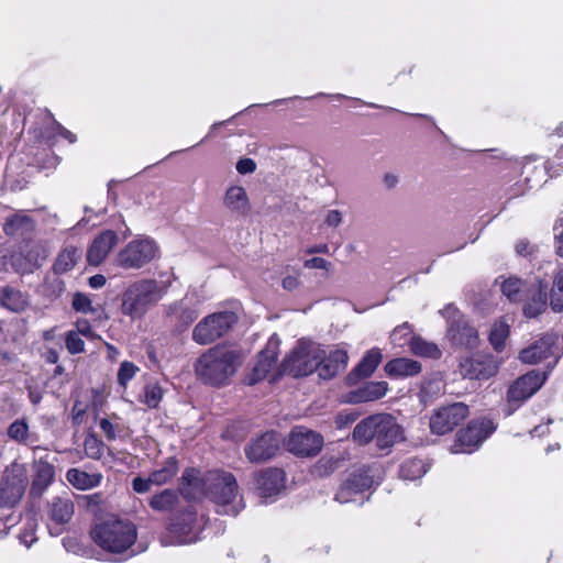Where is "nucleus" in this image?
<instances>
[{
  "label": "nucleus",
  "mask_w": 563,
  "mask_h": 563,
  "mask_svg": "<svg viewBox=\"0 0 563 563\" xmlns=\"http://www.w3.org/2000/svg\"><path fill=\"white\" fill-rule=\"evenodd\" d=\"M282 285H283L284 289H286L288 291H292L298 288V286L300 285V282H299L298 276L288 275V276L284 277Z\"/></svg>",
  "instance_id": "nucleus-60"
},
{
  "label": "nucleus",
  "mask_w": 563,
  "mask_h": 563,
  "mask_svg": "<svg viewBox=\"0 0 563 563\" xmlns=\"http://www.w3.org/2000/svg\"><path fill=\"white\" fill-rule=\"evenodd\" d=\"M468 416V407L463 402H454L438 408L430 418L432 433L445 434L460 426Z\"/></svg>",
  "instance_id": "nucleus-11"
},
{
  "label": "nucleus",
  "mask_w": 563,
  "mask_h": 563,
  "mask_svg": "<svg viewBox=\"0 0 563 563\" xmlns=\"http://www.w3.org/2000/svg\"><path fill=\"white\" fill-rule=\"evenodd\" d=\"M446 334L453 345L466 349L477 346L478 332L463 317H459L450 322Z\"/></svg>",
  "instance_id": "nucleus-17"
},
{
  "label": "nucleus",
  "mask_w": 563,
  "mask_h": 563,
  "mask_svg": "<svg viewBox=\"0 0 563 563\" xmlns=\"http://www.w3.org/2000/svg\"><path fill=\"white\" fill-rule=\"evenodd\" d=\"M179 503V492L175 489H164L154 494L148 499V506L158 512L173 511Z\"/></svg>",
  "instance_id": "nucleus-33"
},
{
  "label": "nucleus",
  "mask_w": 563,
  "mask_h": 563,
  "mask_svg": "<svg viewBox=\"0 0 563 563\" xmlns=\"http://www.w3.org/2000/svg\"><path fill=\"white\" fill-rule=\"evenodd\" d=\"M421 369L422 366L419 362L406 357L394 358L385 365V372L390 377L415 376Z\"/></svg>",
  "instance_id": "nucleus-31"
},
{
  "label": "nucleus",
  "mask_w": 563,
  "mask_h": 563,
  "mask_svg": "<svg viewBox=\"0 0 563 563\" xmlns=\"http://www.w3.org/2000/svg\"><path fill=\"white\" fill-rule=\"evenodd\" d=\"M523 286L525 283L520 278L509 277L503 282L501 291L510 301L518 302L522 299Z\"/></svg>",
  "instance_id": "nucleus-43"
},
{
  "label": "nucleus",
  "mask_w": 563,
  "mask_h": 563,
  "mask_svg": "<svg viewBox=\"0 0 563 563\" xmlns=\"http://www.w3.org/2000/svg\"><path fill=\"white\" fill-rule=\"evenodd\" d=\"M343 221V217H342V213L339 211V210H330L328 211L325 218H324V223L328 225V227H331V228H336L339 227Z\"/></svg>",
  "instance_id": "nucleus-58"
},
{
  "label": "nucleus",
  "mask_w": 563,
  "mask_h": 563,
  "mask_svg": "<svg viewBox=\"0 0 563 563\" xmlns=\"http://www.w3.org/2000/svg\"><path fill=\"white\" fill-rule=\"evenodd\" d=\"M404 439L402 428L396 418L388 413L368 416L352 431V440L355 443L360 445L373 443L384 454H388L391 448Z\"/></svg>",
  "instance_id": "nucleus-1"
},
{
  "label": "nucleus",
  "mask_w": 563,
  "mask_h": 563,
  "mask_svg": "<svg viewBox=\"0 0 563 563\" xmlns=\"http://www.w3.org/2000/svg\"><path fill=\"white\" fill-rule=\"evenodd\" d=\"M67 481L77 489L86 490L97 487L102 475L99 473H87L78 468H70L66 473Z\"/></svg>",
  "instance_id": "nucleus-36"
},
{
  "label": "nucleus",
  "mask_w": 563,
  "mask_h": 563,
  "mask_svg": "<svg viewBox=\"0 0 563 563\" xmlns=\"http://www.w3.org/2000/svg\"><path fill=\"white\" fill-rule=\"evenodd\" d=\"M0 306L13 313H21L30 307V297L26 292L5 285L0 288Z\"/></svg>",
  "instance_id": "nucleus-23"
},
{
  "label": "nucleus",
  "mask_w": 563,
  "mask_h": 563,
  "mask_svg": "<svg viewBox=\"0 0 563 563\" xmlns=\"http://www.w3.org/2000/svg\"><path fill=\"white\" fill-rule=\"evenodd\" d=\"M372 468L363 466L353 472L346 479L353 486V489L357 490L361 495L363 492L369 489L374 483Z\"/></svg>",
  "instance_id": "nucleus-40"
},
{
  "label": "nucleus",
  "mask_w": 563,
  "mask_h": 563,
  "mask_svg": "<svg viewBox=\"0 0 563 563\" xmlns=\"http://www.w3.org/2000/svg\"><path fill=\"white\" fill-rule=\"evenodd\" d=\"M508 334L509 325L506 322L497 321L493 324L489 341L496 351H500L504 347Z\"/></svg>",
  "instance_id": "nucleus-44"
},
{
  "label": "nucleus",
  "mask_w": 563,
  "mask_h": 563,
  "mask_svg": "<svg viewBox=\"0 0 563 563\" xmlns=\"http://www.w3.org/2000/svg\"><path fill=\"white\" fill-rule=\"evenodd\" d=\"M320 355V345L300 340L282 363L280 371L283 374H288L292 377L310 375L317 371Z\"/></svg>",
  "instance_id": "nucleus-6"
},
{
  "label": "nucleus",
  "mask_w": 563,
  "mask_h": 563,
  "mask_svg": "<svg viewBox=\"0 0 563 563\" xmlns=\"http://www.w3.org/2000/svg\"><path fill=\"white\" fill-rule=\"evenodd\" d=\"M548 282L544 279L538 280L537 290L528 297L523 305V313L528 318H536L547 310L548 306Z\"/></svg>",
  "instance_id": "nucleus-26"
},
{
  "label": "nucleus",
  "mask_w": 563,
  "mask_h": 563,
  "mask_svg": "<svg viewBox=\"0 0 563 563\" xmlns=\"http://www.w3.org/2000/svg\"><path fill=\"white\" fill-rule=\"evenodd\" d=\"M74 515V504L67 497H54L49 505V517L57 525L67 523Z\"/></svg>",
  "instance_id": "nucleus-35"
},
{
  "label": "nucleus",
  "mask_w": 563,
  "mask_h": 563,
  "mask_svg": "<svg viewBox=\"0 0 563 563\" xmlns=\"http://www.w3.org/2000/svg\"><path fill=\"white\" fill-rule=\"evenodd\" d=\"M100 429L103 431L107 440L113 441L117 438L126 434V428L122 423H113L107 418L100 420Z\"/></svg>",
  "instance_id": "nucleus-46"
},
{
  "label": "nucleus",
  "mask_w": 563,
  "mask_h": 563,
  "mask_svg": "<svg viewBox=\"0 0 563 563\" xmlns=\"http://www.w3.org/2000/svg\"><path fill=\"white\" fill-rule=\"evenodd\" d=\"M357 418L358 413L355 411H342L336 416L335 423L339 429H342L355 422Z\"/></svg>",
  "instance_id": "nucleus-54"
},
{
  "label": "nucleus",
  "mask_w": 563,
  "mask_h": 563,
  "mask_svg": "<svg viewBox=\"0 0 563 563\" xmlns=\"http://www.w3.org/2000/svg\"><path fill=\"white\" fill-rule=\"evenodd\" d=\"M106 282H107L106 277L101 274L93 275L88 280L89 286L93 289L103 287L106 285Z\"/></svg>",
  "instance_id": "nucleus-63"
},
{
  "label": "nucleus",
  "mask_w": 563,
  "mask_h": 563,
  "mask_svg": "<svg viewBox=\"0 0 563 563\" xmlns=\"http://www.w3.org/2000/svg\"><path fill=\"white\" fill-rule=\"evenodd\" d=\"M195 521V512L185 511L170 523L169 530L178 537L180 543H190L196 540L195 537L189 536L194 530Z\"/></svg>",
  "instance_id": "nucleus-30"
},
{
  "label": "nucleus",
  "mask_w": 563,
  "mask_h": 563,
  "mask_svg": "<svg viewBox=\"0 0 563 563\" xmlns=\"http://www.w3.org/2000/svg\"><path fill=\"white\" fill-rule=\"evenodd\" d=\"M159 249L150 238L129 242L115 256V264L125 269H140L158 256Z\"/></svg>",
  "instance_id": "nucleus-9"
},
{
  "label": "nucleus",
  "mask_w": 563,
  "mask_h": 563,
  "mask_svg": "<svg viewBox=\"0 0 563 563\" xmlns=\"http://www.w3.org/2000/svg\"><path fill=\"white\" fill-rule=\"evenodd\" d=\"M256 489L262 497L278 494L285 485V473L279 468H266L255 476Z\"/></svg>",
  "instance_id": "nucleus-20"
},
{
  "label": "nucleus",
  "mask_w": 563,
  "mask_h": 563,
  "mask_svg": "<svg viewBox=\"0 0 563 563\" xmlns=\"http://www.w3.org/2000/svg\"><path fill=\"white\" fill-rule=\"evenodd\" d=\"M104 444L97 438V435L90 433L84 441L85 454L93 460H99L103 455Z\"/></svg>",
  "instance_id": "nucleus-45"
},
{
  "label": "nucleus",
  "mask_w": 563,
  "mask_h": 563,
  "mask_svg": "<svg viewBox=\"0 0 563 563\" xmlns=\"http://www.w3.org/2000/svg\"><path fill=\"white\" fill-rule=\"evenodd\" d=\"M65 345L70 354H79L85 352V341L78 332L68 331L65 336Z\"/></svg>",
  "instance_id": "nucleus-48"
},
{
  "label": "nucleus",
  "mask_w": 563,
  "mask_h": 563,
  "mask_svg": "<svg viewBox=\"0 0 563 563\" xmlns=\"http://www.w3.org/2000/svg\"><path fill=\"white\" fill-rule=\"evenodd\" d=\"M26 488L24 472L13 466L5 468L0 481V507L12 508L18 505Z\"/></svg>",
  "instance_id": "nucleus-10"
},
{
  "label": "nucleus",
  "mask_w": 563,
  "mask_h": 563,
  "mask_svg": "<svg viewBox=\"0 0 563 563\" xmlns=\"http://www.w3.org/2000/svg\"><path fill=\"white\" fill-rule=\"evenodd\" d=\"M207 483L209 484V498L214 503L218 514L236 516L244 507L242 500L235 501L238 483L232 473L219 470L210 471L207 473Z\"/></svg>",
  "instance_id": "nucleus-5"
},
{
  "label": "nucleus",
  "mask_w": 563,
  "mask_h": 563,
  "mask_svg": "<svg viewBox=\"0 0 563 563\" xmlns=\"http://www.w3.org/2000/svg\"><path fill=\"white\" fill-rule=\"evenodd\" d=\"M410 351L418 356L439 358L441 351L437 344L428 342L420 336H411L410 339Z\"/></svg>",
  "instance_id": "nucleus-39"
},
{
  "label": "nucleus",
  "mask_w": 563,
  "mask_h": 563,
  "mask_svg": "<svg viewBox=\"0 0 563 563\" xmlns=\"http://www.w3.org/2000/svg\"><path fill=\"white\" fill-rule=\"evenodd\" d=\"M495 430L490 420L472 421L467 428L459 433V442L466 449L463 452H472L482 444Z\"/></svg>",
  "instance_id": "nucleus-16"
},
{
  "label": "nucleus",
  "mask_w": 563,
  "mask_h": 563,
  "mask_svg": "<svg viewBox=\"0 0 563 563\" xmlns=\"http://www.w3.org/2000/svg\"><path fill=\"white\" fill-rule=\"evenodd\" d=\"M276 363V353L273 349L266 347L263 350L255 361V364L251 371V374L247 378L249 385H254L264 378L271 373L272 368Z\"/></svg>",
  "instance_id": "nucleus-25"
},
{
  "label": "nucleus",
  "mask_w": 563,
  "mask_h": 563,
  "mask_svg": "<svg viewBox=\"0 0 563 563\" xmlns=\"http://www.w3.org/2000/svg\"><path fill=\"white\" fill-rule=\"evenodd\" d=\"M279 443L276 432H265L245 446L246 457L253 463L265 462L277 453Z\"/></svg>",
  "instance_id": "nucleus-14"
},
{
  "label": "nucleus",
  "mask_w": 563,
  "mask_h": 563,
  "mask_svg": "<svg viewBox=\"0 0 563 563\" xmlns=\"http://www.w3.org/2000/svg\"><path fill=\"white\" fill-rule=\"evenodd\" d=\"M358 495L357 490L353 489V486L345 479L335 494V500L340 504L356 501Z\"/></svg>",
  "instance_id": "nucleus-50"
},
{
  "label": "nucleus",
  "mask_w": 563,
  "mask_h": 563,
  "mask_svg": "<svg viewBox=\"0 0 563 563\" xmlns=\"http://www.w3.org/2000/svg\"><path fill=\"white\" fill-rule=\"evenodd\" d=\"M82 252L73 245H68L63 249L57 255L53 265L55 274H64L71 271L76 264L80 261Z\"/></svg>",
  "instance_id": "nucleus-34"
},
{
  "label": "nucleus",
  "mask_w": 563,
  "mask_h": 563,
  "mask_svg": "<svg viewBox=\"0 0 563 563\" xmlns=\"http://www.w3.org/2000/svg\"><path fill=\"white\" fill-rule=\"evenodd\" d=\"M553 343L554 340L551 335H544L529 347L523 349L520 352L519 357L523 363L536 364L549 357Z\"/></svg>",
  "instance_id": "nucleus-29"
},
{
  "label": "nucleus",
  "mask_w": 563,
  "mask_h": 563,
  "mask_svg": "<svg viewBox=\"0 0 563 563\" xmlns=\"http://www.w3.org/2000/svg\"><path fill=\"white\" fill-rule=\"evenodd\" d=\"M167 314L175 316L178 324L187 328L198 319L199 311L196 308L184 306L183 302H175L168 307Z\"/></svg>",
  "instance_id": "nucleus-37"
},
{
  "label": "nucleus",
  "mask_w": 563,
  "mask_h": 563,
  "mask_svg": "<svg viewBox=\"0 0 563 563\" xmlns=\"http://www.w3.org/2000/svg\"><path fill=\"white\" fill-rule=\"evenodd\" d=\"M289 452L299 456L317 455L323 446L321 434L306 428H295L287 442Z\"/></svg>",
  "instance_id": "nucleus-12"
},
{
  "label": "nucleus",
  "mask_w": 563,
  "mask_h": 563,
  "mask_svg": "<svg viewBox=\"0 0 563 563\" xmlns=\"http://www.w3.org/2000/svg\"><path fill=\"white\" fill-rule=\"evenodd\" d=\"M236 170L241 175L251 174L256 169V163L252 158H241L236 163Z\"/></svg>",
  "instance_id": "nucleus-55"
},
{
  "label": "nucleus",
  "mask_w": 563,
  "mask_h": 563,
  "mask_svg": "<svg viewBox=\"0 0 563 563\" xmlns=\"http://www.w3.org/2000/svg\"><path fill=\"white\" fill-rule=\"evenodd\" d=\"M151 485H153V482H150V476L147 478L134 477L132 481V488L139 494L147 493Z\"/></svg>",
  "instance_id": "nucleus-56"
},
{
  "label": "nucleus",
  "mask_w": 563,
  "mask_h": 563,
  "mask_svg": "<svg viewBox=\"0 0 563 563\" xmlns=\"http://www.w3.org/2000/svg\"><path fill=\"white\" fill-rule=\"evenodd\" d=\"M166 292L167 286L161 285L155 279L136 280L123 291L121 311L133 320L141 319Z\"/></svg>",
  "instance_id": "nucleus-3"
},
{
  "label": "nucleus",
  "mask_w": 563,
  "mask_h": 563,
  "mask_svg": "<svg viewBox=\"0 0 563 563\" xmlns=\"http://www.w3.org/2000/svg\"><path fill=\"white\" fill-rule=\"evenodd\" d=\"M74 332H78L79 335H84L88 339H95L96 334L92 331L90 323L87 320H79L76 322V330Z\"/></svg>",
  "instance_id": "nucleus-57"
},
{
  "label": "nucleus",
  "mask_w": 563,
  "mask_h": 563,
  "mask_svg": "<svg viewBox=\"0 0 563 563\" xmlns=\"http://www.w3.org/2000/svg\"><path fill=\"white\" fill-rule=\"evenodd\" d=\"M320 363L318 364V373L322 379H331L339 373L343 372L347 366L349 356L346 351L335 349L325 354L321 349Z\"/></svg>",
  "instance_id": "nucleus-19"
},
{
  "label": "nucleus",
  "mask_w": 563,
  "mask_h": 563,
  "mask_svg": "<svg viewBox=\"0 0 563 563\" xmlns=\"http://www.w3.org/2000/svg\"><path fill=\"white\" fill-rule=\"evenodd\" d=\"M71 307L74 310L82 313H89L95 311L90 298L84 292L74 294Z\"/></svg>",
  "instance_id": "nucleus-51"
},
{
  "label": "nucleus",
  "mask_w": 563,
  "mask_h": 563,
  "mask_svg": "<svg viewBox=\"0 0 563 563\" xmlns=\"http://www.w3.org/2000/svg\"><path fill=\"white\" fill-rule=\"evenodd\" d=\"M547 375L540 371H530L515 379L507 390L506 416H511L544 384Z\"/></svg>",
  "instance_id": "nucleus-8"
},
{
  "label": "nucleus",
  "mask_w": 563,
  "mask_h": 563,
  "mask_svg": "<svg viewBox=\"0 0 563 563\" xmlns=\"http://www.w3.org/2000/svg\"><path fill=\"white\" fill-rule=\"evenodd\" d=\"M238 322L232 311H220L202 318L192 330V340L199 345H209L225 335Z\"/></svg>",
  "instance_id": "nucleus-7"
},
{
  "label": "nucleus",
  "mask_w": 563,
  "mask_h": 563,
  "mask_svg": "<svg viewBox=\"0 0 563 563\" xmlns=\"http://www.w3.org/2000/svg\"><path fill=\"white\" fill-rule=\"evenodd\" d=\"M34 220L20 211L8 216L2 229L5 235L20 239L29 235L34 230Z\"/></svg>",
  "instance_id": "nucleus-24"
},
{
  "label": "nucleus",
  "mask_w": 563,
  "mask_h": 563,
  "mask_svg": "<svg viewBox=\"0 0 563 563\" xmlns=\"http://www.w3.org/2000/svg\"><path fill=\"white\" fill-rule=\"evenodd\" d=\"M386 382H368L356 390L352 391L347 401L352 404L369 402L377 400L386 395Z\"/></svg>",
  "instance_id": "nucleus-27"
},
{
  "label": "nucleus",
  "mask_w": 563,
  "mask_h": 563,
  "mask_svg": "<svg viewBox=\"0 0 563 563\" xmlns=\"http://www.w3.org/2000/svg\"><path fill=\"white\" fill-rule=\"evenodd\" d=\"M303 265L307 268L329 269L330 263L322 257H312L305 261Z\"/></svg>",
  "instance_id": "nucleus-59"
},
{
  "label": "nucleus",
  "mask_w": 563,
  "mask_h": 563,
  "mask_svg": "<svg viewBox=\"0 0 563 563\" xmlns=\"http://www.w3.org/2000/svg\"><path fill=\"white\" fill-rule=\"evenodd\" d=\"M243 360L239 351L216 345L199 356L195 371L200 380L211 386H223L230 382Z\"/></svg>",
  "instance_id": "nucleus-2"
},
{
  "label": "nucleus",
  "mask_w": 563,
  "mask_h": 563,
  "mask_svg": "<svg viewBox=\"0 0 563 563\" xmlns=\"http://www.w3.org/2000/svg\"><path fill=\"white\" fill-rule=\"evenodd\" d=\"M498 372L495 358L489 354H474L460 362V373L467 379H488Z\"/></svg>",
  "instance_id": "nucleus-13"
},
{
  "label": "nucleus",
  "mask_w": 563,
  "mask_h": 563,
  "mask_svg": "<svg viewBox=\"0 0 563 563\" xmlns=\"http://www.w3.org/2000/svg\"><path fill=\"white\" fill-rule=\"evenodd\" d=\"M163 397L162 388L156 384H148L144 388L143 402L150 408H156Z\"/></svg>",
  "instance_id": "nucleus-47"
},
{
  "label": "nucleus",
  "mask_w": 563,
  "mask_h": 563,
  "mask_svg": "<svg viewBox=\"0 0 563 563\" xmlns=\"http://www.w3.org/2000/svg\"><path fill=\"white\" fill-rule=\"evenodd\" d=\"M555 230H560L556 235V253L559 256L563 257V219L560 221L559 225L555 227Z\"/></svg>",
  "instance_id": "nucleus-62"
},
{
  "label": "nucleus",
  "mask_w": 563,
  "mask_h": 563,
  "mask_svg": "<svg viewBox=\"0 0 563 563\" xmlns=\"http://www.w3.org/2000/svg\"><path fill=\"white\" fill-rule=\"evenodd\" d=\"M118 241L119 238L115 231H102L90 243L86 254L87 262L93 266L100 265L117 245Z\"/></svg>",
  "instance_id": "nucleus-18"
},
{
  "label": "nucleus",
  "mask_w": 563,
  "mask_h": 563,
  "mask_svg": "<svg viewBox=\"0 0 563 563\" xmlns=\"http://www.w3.org/2000/svg\"><path fill=\"white\" fill-rule=\"evenodd\" d=\"M427 473V466L420 459L405 461L399 470V475L405 481H415Z\"/></svg>",
  "instance_id": "nucleus-41"
},
{
  "label": "nucleus",
  "mask_w": 563,
  "mask_h": 563,
  "mask_svg": "<svg viewBox=\"0 0 563 563\" xmlns=\"http://www.w3.org/2000/svg\"><path fill=\"white\" fill-rule=\"evenodd\" d=\"M56 129H57V132L58 134L68 140L70 143H74L76 141V136L75 134H73L70 131H68L67 129H65L63 125H60L59 123H56Z\"/></svg>",
  "instance_id": "nucleus-64"
},
{
  "label": "nucleus",
  "mask_w": 563,
  "mask_h": 563,
  "mask_svg": "<svg viewBox=\"0 0 563 563\" xmlns=\"http://www.w3.org/2000/svg\"><path fill=\"white\" fill-rule=\"evenodd\" d=\"M8 437L19 444H27L30 439V429L25 419L14 420L7 430Z\"/></svg>",
  "instance_id": "nucleus-42"
},
{
  "label": "nucleus",
  "mask_w": 563,
  "mask_h": 563,
  "mask_svg": "<svg viewBox=\"0 0 563 563\" xmlns=\"http://www.w3.org/2000/svg\"><path fill=\"white\" fill-rule=\"evenodd\" d=\"M179 493L187 500H199L203 496L209 497L207 474L202 476L199 470L186 468L180 477Z\"/></svg>",
  "instance_id": "nucleus-15"
},
{
  "label": "nucleus",
  "mask_w": 563,
  "mask_h": 563,
  "mask_svg": "<svg viewBox=\"0 0 563 563\" xmlns=\"http://www.w3.org/2000/svg\"><path fill=\"white\" fill-rule=\"evenodd\" d=\"M223 207L236 217H245L251 210L246 190L242 186H230L223 196Z\"/></svg>",
  "instance_id": "nucleus-22"
},
{
  "label": "nucleus",
  "mask_w": 563,
  "mask_h": 563,
  "mask_svg": "<svg viewBox=\"0 0 563 563\" xmlns=\"http://www.w3.org/2000/svg\"><path fill=\"white\" fill-rule=\"evenodd\" d=\"M33 471L34 474L30 488V497L40 498L53 483L55 468L51 463L41 459L33 463Z\"/></svg>",
  "instance_id": "nucleus-21"
},
{
  "label": "nucleus",
  "mask_w": 563,
  "mask_h": 563,
  "mask_svg": "<svg viewBox=\"0 0 563 563\" xmlns=\"http://www.w3.org/2000/svg\"><path fill=\"white\" fill-rule=\"evenodd\" d=\"M92 540L104 551L122 553L130 549L137 537L136 526L119 518H109L90 531Z\"/></svg>",
  "instance_id": "nucleus-4"
},
{
  "label": "nucleus",
  "mask_w": 563,
  "mask_h": 563,
  "mask_svg": "<svg viewBox=\"0 0 563 563\" xmlns=\"http://www.w3.org/2000/svg\"><path fill=\"white\" fill-rule=\"evenodd\" d=\"M551 287L547 289L549 306L554 312L563 311V268L558 267L551 275Z\"/></svg>",
  "instance_id": "nucleus-32"
},
{
  "label": "nucleus",
  "mask_w": 563,
  "mask_h": 563,
  "mask_svg": "<svg viewBox=\"0 0 563 563\" xmlns=\"http://www.w3.org/2000/svg\"><path fill=\"white\" fill-rule=\"evenodd\" d=\"M178 472V462L175 457L167 459L162 467L150 474V482L153 485L161 486L168 483Z\"/></svg>",
  "instance_id": "nucleus-38"
},
{
  "label": "nucleus",
  "mask_w": 563,
  "mask_h": 563,
  "mask_svg": "<svg viewBox=\"0 0 563 563\" xmlns=\"http://www.w3.org/2000/svg\"><path fill=\"white\" fill-rule=\"evenodd\" d=\"M411 334V328L409 323L405 322L404 324L397 327L394 329V331L390 334V340L396 345H404L408 340L410 341L411 338H409Z\"/></svg>",
  "instance_id": "nucleus-53"
},
{
  "label": "nucleus",
  "mask_w": 563,
  "mask_h": 563,
  "mask_svg": "<svg viewBox=\"0 0 563 563\" xmlns=\"http://www.w3.org/2000/svg\"><path fill=\"white\" fill-rule=\"evenodd\" d=\"M65 290V283L58 277L45 280V295L49 299L58 298Z\"/></svg>",
  "instance_id": "nucleus-52"
},
{
  "label": "nucleus",
  "mask_w": 563,
  "mask_h": 563,
  "mask_svg": "<svg viewBox=\"0 0 563 563\" xmlns=\"http://www.w3.org/2000/svg\"><path fill=\"white\" fill-rule=\"evenodd\" d=\"M534 247L527 241V240H520L516 244V252L519 255L527 256L532 254Z\"/></svg>",
  "instance_id": "nucleus-61"
},
{
  "label": "nucleus",
  "mask_w": 563,
  "mask_h": 563,
  "mask_svg": "<svg viewBox=\"0 0 563 563\" xmlns=\"http://www.w3.org/2000/svg\"><path fill=\"white\" fill-rule=\"evenodd\" d=\"M137 371V366H135L132 362H122L117 376L119 385L126 386L128 383L135 376Z\"/></svg>",
  "instance_id": "nucleus-49"
},
{
  "label": "nucleus",
  "mask_w": 563,
  "mask_h": 563,
  "mask_svg": "<svg viewBox=\"0 0 563 563\" xmlns=\"http://www.w3.org/2000/svg\"><path fill=\"white\" fill-rule=\"evenodd\" d=\"M380 361V351L378 349L369 350L355 368H353V371L347 375V380L350 383H355L361 378L371 376L379 365Z\"/></svg>",
  "instance_id": "nucleus-28"
}]
</instances>
